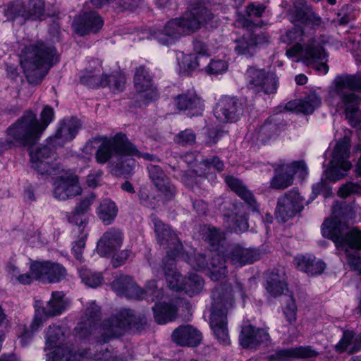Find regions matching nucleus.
Masks as SVG:
<instances>
[{
    "label": "nucleus",
    "mask_w": 361,
    "mask_h": 361,
    "mask_svg": "<svg viewBox=\"0 0 361 361\" xmlns=\"http://www.w3.org/2000/svg\"><path fill=\"white\" fill-rule=\"evenodd\" d=\"M54 142L49 140L48 145H42L37 147L35 150L30 152L31 162L42 161L43 159L55 160L56 154L54 150Z\"/></svg>",
    "instance_id": "nucleus-41"
},
{
    "label": "nucleus",
    "mask_w": 361,
    "mask_h": 361,
    "mask_svg": "<svg viewBox=\"0 0 361 361\" xmlns=\"http://www.w3.org/2000/svg\"><path fill=\"white\" fill-rule=\"evenodd\" d=\"M286 170H288L291 176L299 173L301 176L307 174V166L304 161H295L290 164H286Z\"/></svg>",
    "instance_id": "nucleus-61"
},
{
    "label": "nucleus",
    "mask_w": 361,
    "mask_h": 361,
    "mask_svg": "<svg viewBox=\"0 0 361 361\" xmlns=\"http://www.w3.org/2000/svg\"><path fill=\"white\" fill-rule=\"evenodd\" d=\"M300 112L312 114L321 104V99L315 93H311L303 99L299 100Z\"/></svg>",
    "instance_id": "nucleus-47"
},
{
    "label": "nucleus",
    "mask_w": 361,
    "mask_h": 361,
    "mask_svg": "<svg viewBox=\"0 0 361 361\" xmlns=\"http://www.w3.org/2000/svg\"><path fill=\"white\" fill-rule=\"evenodd\" d=\"M154 319L159 324L171 322L176 317L177 308L171 304L158 303L153 307Z\"/></svg>",
    "instance_id": "nucleus-38"
},
{
    "label": "nucleus",
    "mask_w": 361,
    "mask_h": 361,
    "mask_svg": "<svg viewBox=\"0 0 361 361\" xmlns=\"http://www.w3.org/2000/svg\"><path fill=\"white\" fill-rule=\"evenodd\" d=\"M302 209V198L295 190H290L280 197L276 209V216L283 222L293 217Z\"/></svg>",
    "instance_id": "nucleus-17"
},
{
    "label": "nucleus",
    "mask_w": 361,
    "mask_h": 361,
    "mask_svg": "<svg viewBox=\"0 0 361 361\" xmlns=\"http://www.w3.org/2000/svg\"><path fill=\"white\" fill-rule=\"evenodd\" d=\"M188 263L194 269L197 270L202 269L209 266L205 255L202 253H195L189 257Z\"/></svg>",
    "instance_id": "nucleus-59"
},
{
    "label": "nucleus",
    "mask_w": 361,
    "mask_h": 361,
    "mask_svg": "<svg viewBox=\"0 0 361 361\" xmlns=\"http://www.w3.org/2000/svg\"><path fill=\"white\" fill-rule=\"evenodd\" d=\"M259 257L260 253L255 249L244 248L240 245H234L228 250V259L235 265L243 266L253 263Z\"/></svg>",
    "instance_id": "nucleus-29"
},
{
    "label": "nucleus",
    "mask_w": 361,
    "mask_h": 361,
    "mask_svg": "<svg viewBox=\"0 0 361 361\" xmlns=\"http://www.w3.org/2000/svg\"><path fill=\"white\" fill-rule=\"evenodd\" d=\"M266 289L273 297H278L287 290L285 274L281 272H272L270 274L267 281Z\"/></svg>",
    "instance_id": "nucleus-36"
},
{
    "label": "nucleus",
    "mask_w": 361,
    "mask_h": 361,
    "mask_svg": "<svg viewBox=\"0 0 361 361\" xmlns=\"http://www.w3.org/2000/svg\"><path fill=\"white\" fill-rule=\"evenodd\" d=\"M54 116V111L53 108L49 106H45L40 114V121L37 120V124L36 125L41 134L51 122Z\"/></svg>",
    "instance_id": "nucleus-51"
},
{
    "label": "nucleus",
    "mask_w": 361,
    "mask_h": 361,
    "mask_svg": "<svg viewBox=\"0 0 361 361\" xmlns=\"http://www.w3.org/2000/svg\"><path fill=\"white\" fill-rule=\"evenodd\" d=\"M154 229L158 243L167 249V256L163 261V267L169 259H174L182 250V245L176 234L171 231L169 226L164 224L157 218H153Z\"/></svg>",
    "instance_id": "nucleus-12"
},
{
    "label": "nucleus",
    "mask_w": 361,
    "mask_h": 361,
    "mask_svg": "<svg viewBox=\"0 0 361 361\" xmlns=\"http://www.w3.org/2000/svg\"><path fill=\"white\" fill-rule=\"evenodd\" d=\"M99 73V69L97 71L86 70L81 75L80 81L91 87H106L108 84L107 80H104V75H100Z\"/></svg>",
    "instance_id": "nucleus-45"
},
{
    "label": "nucleus",
    "mask_w": 361,
    "mask_h": 361,
    "mask_svg": "<svg viewBox=\"0 0 361 361\" xmlns=\"http://www.w3.org/2000/svg\"><path fill=\"white\" fill-rule=\"evenodd\" d=\"M79 271L82 281L90 287L95 288L103 283L101 274L93 273L86 267H82Z\"/></svg>",
    "instance_id": "nucleus-48"
},
{
    "label": "nucleus",
    "mask_w": 361,
    "mask_h": 361,
    "mask_svg": "<svg viewBox=\"0 0 361 361\" xmlns=\"http://www.w3.org/2000/svg\"><path fill=\"white\" fill-rule=\"evenodd\" d=\"M137 324V318L131 310L124 309L117 314L103 322L99 343H107L113 338L121 336L126 329Z\"/></svg>",
    "instance_id": "nucleus-10"
},
{
    "label": "nucleus",
    "mask_w": 361,
    "mask_h": 361,
    "mask_svg": "<svg viewBox=\"0 0 361 361\" xmlns=\"http://www.w3.org/2000/svg\"><path fill=\"white\" fill-rule=\"evenodd\" d=\"M171 338L173 342L182 346H195L202 340L201 333L190 325L180 326L176 329Z\"/></svg>",
    "instance_id": "nucleus-27"
},
{
    "label": "nucleus",
    "mask_w": 361,
    "mask_h": 361,
    "mask_svg": "<svg viewBox=\"0 0 361 361\" xmlns=\"http://www.w3.org/2000/svg\"><path fill=\"white\" fill-rule=\"evenodd\" d=\"M149 178L157 189L166 197L172 198L176 192L175 186L164 171L158 166L150 164L147 166Z\"/></svg>",
    "instance_id": "nucleus-24"
},
{
    "label": "nucleus",
    "mask_w": 361,
    "mask_h": 361,
    "mask_svg": "<svg viewBox=\"0 0 361 361\" xmlns=\"http://www.w3.org/2000/svg\"><path fill=\"white\" fill-rule=\"evenodd\" d=\"M196 135L190 129H185L177 134L175 141L182 146L192 145L195 142Z\"/></svg>",
    "instance_id": "nucleus-57"
},
{
    "label": "nucleus",
    "mask_w": 361,
    "mask_h": 361,
    "mask_svg": "<svg viewBox=\"0 0 361 361\" xmlns=\"http://www.w3.org/2000/svg\"><path fill=\"white\" fill-rule=\"evenodd\" d=\"M270 336L264 329L255 328L252 325H246L242 328L240 343L245 348H257L261 344H267Z\"/></svg>",
    "instance_id": "nucleus-20"
},
{
    "label": "nucleus",
    "mask_w": 361,
    "mask_h": 361,
    "mask_svg": "<svg viewBox=\"0 0 361 361\" xmlns=\"http://www.w3.org/2000/svg\"><path fill=\"white\" fill-rule=\"evenodd\" d=\"M30 271L35 280L49 283H58L66 275V270L62 264L50 261L32 262Z\"/></svg>",
    "instance_id": "nucleus-13"
},
{
    "label": "nucleus",
    "mask_w": 361,
    "mask_h": 361,
    "mask_svg": "<svg viewBox=\"0 0 361 361\" xmlns=\"http://www.w3.org/2000/svg\"><path fill=\"white\" fill-rule=\"evenodd\" d=\"M227 63L223 60H212L207 66L206 71L209 74H219L226 71Z\"/></svg>",
    "instance_id": "nucleus-62"
},
{
    "label": "nucleus",
    "mask_w": 361,
    "mask_h": 361,
    "mask_svg": "<svg viewBox=\"0 0 361 361\" xmlns=\"http://www.w3.org/2000/svg\"><path fill=\"white\" fill-rule=\"evenodd\" d=\"M347 263L350 267L361 274V258L358 256L357 252H351L346 250Z\"/></svg>",
    "instance_id": "nucleus-64"
},
{
    "label": "nucleus",
    "mask_w": 361,
    "mask_h": 361,
    "mask_svg": "<svg viewBox=\"0 0 361 361\" xmlns=\"http://www.w3.org/2000/svg\"><path fill=\"white\" fill-rule=\"evenodd\" d=\"M66 307L64 300V294L61 291L51 293V298L44 310V314L48 317H54L62 313Z\"/></svg>",
    "instance_id": "nucleus-39"
},
{
    "label": "nucleus",
    "mask_w": 361,
    "mask_h": 361,
    "mask_svg": "<svg viewBox=\"0 0 361 361\" xmlns=\"http://www.w3.org/2000/svg\"><path fill=\"white\" fill-rule=\"evenodd\" d=\"M246 75L248 80V87L253 91L263 92L266 94L276 93L279 79L274 73L251 66L247 68Z\"/></svg>",
    "instance_id": "nucleus-11"
},
{
    "label": "nucleus",
    "mask_w": 361,
    "mask_h": 361,
    "mask_svg": "<svg viewBox=\"0 0 361 361\" xmlns=\"http://www.w3.org/2000/svg\"><path fill=\"white\" fill-rule=\"evenodd\" d=\"M189 25L185 16L173 19L166 24L163 30L156 32L154 37L161 44H171L183 35L193 32Z\"/></svg>",
    "instance_id": "nucleus-16"
},
{
    "label": "nucleus",
    "mask_w": 361,
    "mask_h": 361,
    "mask_svg": "<svg viewBox=\"0 0 361 361\" xmlns=\"http://www.w3.org/2000/svg\"><path fill=\"white\" fill-rule=\"evenodd\" d=\"M226 182L228 187L247 204L255 207L256 202L253 194L247 188L241 180L232 176H228L226 178Z\"/></svg>",
    "instance_id": "nucleus-37"
},
{
    "label": "nucleus",
    "mask_w": 361,
    "mask_h": 361,
    "mask_svg": "<svg viewBox=\"0 0 361 361\" xmlns=\"http://www.w3.org/2000/svg\"><path fill=\"white\" fill-rule=\"evenodd\" d=\"M104 80H107L108 84L106 86H109L114 91L121 90L126 83V77L121 73H116V74L109 75H105Z\"/></svg>",
    "instance_id": "nucleus-52"
},
{
    "label": "nucleus",
    "mask_w": 361,
    "mask_h": 361,
    "mask_svg": "<svg viewBox=\"0 0 361 361\" xmlns=\"http://www.w3.org/2000/svg\"><path fill=\"white\" fill-rule=\"evenodd\" d=\"M99 318V307L94 302L91 303L85 310L81 317V321L74 329L75 335L80 338H87L92 332V329Z\"/></svg>",
    "instance_id": "nucleus-23"
},
{
    "label": "nucleus",
    "mask_w": 361,
    "mask_h": 361,
    "mask_svg": "<svg viewBox=\"0 0 361 361\" xmlns=\"http://www.w3.org/2000/svg\"><path fill=\"white\" fill-rule=\"evenodd\" d=\"M69 223L75 224L78 227V231L82 233L87 224V216L74 209L67 216Z\"/></svg>",
    "instance_id": "nucleus-55"
},
{
    "label": "nucleus",
    "mask_w": 361,
    "mask_h": 361,
    "mask_svg": "<svg viewBox=\"0 0 361 361\" xmlns=\"http://www.w3.org/2000/svg\"><path fill=\"white\" fill-rule=\"evenodd\" d=\"M242 112L241 104L238 99L224 97L216 104L214 114L220 122L227 123L237 121Z\"/></svg>",
    "instance_id": "nucleus-18"
},
{
    "label": "nucleus",
    "mask_w": 361,
    "mask_h": 361,
    "mask_svg": "<svg viewBox=\"0 0 361 361\" xmlns=\"http://www.w3.org/2000/svg\"><path fill=\"white\" fill-rule=\"evenodd\" d=\"M163 271L169 286L174 290H184L190 296L199 293L203 288L204 281L197 274H190L183 279L181 274L176 271L174 259H169L163 267Z\"/></svg>",
    "instance_id": "nucleus-8"
},
{
    "label": "nucleus",
    "mask_w": 361,
    "mask_h": 361,
    "mask_svg": "<svg viewBox=\"0 0 361 361\" xmlns=\"http://www.w3.org/2000/svg\"><path fill=\"white\" fill-rule=\"evenodd\" d=\"M118 214V208L114 202L109 199H104L97 209L99 218L106 225H109L114 220Z\"/></svg>",
    "instance_id": "nucleus-40"
},
{
    "label": "nucleus",
    "mask_w": 361,
    "mask_h": 361,
    "mask_svg": "<svg viewBox=\"0 0 361 361\" xmlns=\"http://www.w3.org/2000/svg\"><path fill=\"white\" fill-rule=\"evenodd\" d=\"M42 324L43 321L42 317L36 314L30 326L31 329V332H30L26 329H24V331L21 334L20 341L23 345H25L29 342L32 337V333L37 331L42 325Z\"/></svg>",
    "instance_id": "nucleus-56"
},
{
    "label": "nucleus",
    "mask_w": 361,
    "mask_h": 361,
    "mask_svg": "<svg viewBox=\"0 0 361 361\" xmlns=\"http://www.w3.org/2000/svg\"><path fill=\"white\" fill-rule=\"evenodd\" d=\"M45 15L44 0H30L27 6L19 1L11 3L5 10L8 20H14L17 16L38 19Z\"/></svg>",
    "instance_id": "nucleus-15"
},
{
    "label": "nucleus",
    "mask_w": 361,
    "mask_h": 361,
    "mask_svg": "<svg viewBox=\"0 0 361 361\" xmlns=\"http://www.w3.org/2000/svg\"><path fill=\"white\" fill-rule=\"evenodd\" d=\"M175 105L180 111L195 109L200 112L204 108L202 100L196 94L189 92L176 97Z\"/></svg>",
    "instance_id": "nucleus-34"
},
{
    "label": "nucleus",
    "mask_w": 361,
    "mask_h": 361,
    "mask_svg": "<svg viewBox=\"0 0 361 361\" xmlns=\"http://www.w3.org/2000/svg\"><path fill=\"white\" fill-rule=\"evenodd\" d=\"M212 253L208 269L211 279L216 281L225 277L227 270L224 257L216 250Z\"/></svg>",
    "instance_id": "nucleus-35"
},
{
    "label": "nucleus",
    "mask_w": 361,
    "mask_h": 361,
    "mask_svg": "<svg viewBox=\"0 0 361 361\" xmlns=\"http://www.w3.org/2000/svg\"><path fill=\"white\" fill-rule=\"evenodd\" d=\"M334 94L341 100L346 118L353 127L361 129L360 99L353 90H361V76L338 77L335 80Z\"/></svg>",
    "instance_id": "nucleus-3"
},
{
    "label": "nucleus",
    "mask_w": 361,
    "mask_h": 361,
    "mask_svg": "<svg viewBox=\"0 0 361 361\" xmlns=\"http://www.w3.org/2000/svg\"><path fill=\"white\" fill-rule=\"evenodd\" d=\"M20 65L29 83L37 85L57 61V51L51 44L42 40L22 44Z\"/></svg>",
    "instance_id": "nucleus-1"
},
{
    "label": "nucleus",
    "mask_w": 361,
    "mask_h": 361,
    "mask_svg": "<svg viewBox=\"0 0 361 361\" xmlns=\"http://www.w3.org/2000/svg\"><path fill=\"white\" fill-rule=\"evenodd\" d=\"M302 35L303 31L295 27L281 37L283 42L288 44H295L287 49L286 55L288 57L299 56L307 66H313L316 70L326 74L329 71V66L326 63L327 54L323 46L314 39H310L302 46L300 42L302 41Z\"/></svg>",
    "instance_id": "nucleus-2"
},
{
    "label": "nucleus",
    "mask_w": 361,
    "mask_h": 361,
    "mask_svg": "<svg viewBox=\"0 0 361 361\" xmlns=\"http://www.w3.org/2000/svg\"><path fill=\"white\" fill-rule=\"evenodd\" d=\"M322 233L333 240L338 247L347 245L353 249H361V231L345 223L327 219L322 226Z\"/></svg>",
    "instance_id": "nucleus-6"
},
{
    "label": "nucleus",
    "mask_w": 361,
    "mask_h": 361,
    "mask_svg": "<svg viewBox=\"0 0 361 361\" xmlns=\"http://www.w3.org/2000/svg\"><path fill=\"white\" fill-rule=\"evenodd\" d=\"M317 355L310 346H300L277 350L275 358L279 360H286L290 358L303 359L312 357Z\"/></svg>",
    "instance_id": "nucleus-32"
},
{
    "label": "nucleus",
    "mask_w": 361,
    "mask_h": 361,
    "mask_svg": "<svg viewBox=\"0 0 361 361\" xmlns=\"http://www.w3.org/2000/svg\"><path fill=\"white\" fill-rule=\"evenodd\" d=\"M137 152L136 147L129 141L126 135L118 133L113 137L102 140L96 152L95 159L98 164H104L110 160L114 154L123 157Z\"/></svg>",
    "instance_id": "nucleus-7"
},
{
    "label": "nucleus",
    "mask_w": 361,
    "mask_h": 361,
    "mask_svg": "<svg viewBox=\"0 0 361 361\" xmlns=\"http://www.w3.org/2000/svg\"><path fill=\"white\" fill-rule=\"evenodd\" d=\"M144 293V298L148 300L154 301L155 299L160 298L162 295L161 289L157 288L156 281H149L144 290L141 289Z\"/></svg>",
    "instance_id": "nucleus-54"
},
{
    "label": "nucleus",
    "mask_w": 361,
    "mask_h": 361,
    "mask_svg": "<svg viewBox=\"0 0 361 361\" xmlns=\"http://www.w3.org/2000/svg\"><path fill=\"white\" fill-rule=\"evenodd\" d=\"M80 126V122L76 118L64 121L61 124L55 135L51 137V141L54 142L56 145H61L64 142L72 140L77 133Z\"/></svg>",
    "instance_id": "nucleus-30"
},
{
    "label": "nucleus",
    "mask_w": 361,
    "mask_h": 361,
    "mask_svg": "<svg viewBox=\"0 0 361 361\" xmlns=\"http://www.w3.org/2000/svg\"><path fill=\"white\" fill-rule=\"evenodd\" d=\"M37 118L32 111L24 114L6 130L7 136L11 139L15 146H30L37 142L41 133L36 125Z\"/></svg>",
    "instance_id": "nucleus-5"
},
{
    "label": "nucleus",
    "mask_w": 361,
    "mask_h": 361,
    "mask_svg": "<svg viewBox=\"0 0 361 361\" xmlns=\"http://www.w3.org/2000/svg\"><path fill=\"white\" fill-rule=\"evenodd\" d=\"M275 175L271 181V187L274 189L283 190L293 184L291 173L286 170V164L280 161L274 166Z\"/></svg>",
    "instance_id": "nucleus-33"
},
{
    "label": "nucleus",
    "mask_w": 361,
    "mask_h": 361,
    "mask_svg": "<svg viewBox=\"0 0 361 361\" xmlns=\"http://www.w3.org/2000/svg\"><path fill=\"white\" fill-rule=\"evenodd\" d=\"M123 243L121 232L115 228H111L105 232L97 243V252L102 257L110 255Z\"/></svg>",
    "instance_id": "nucleus-26"
},
{
    "label": "nucleus",
    "mask_w": 361,
    "mask_h": 361,
    "mask_svg": "<svg viewBox=\"0 0 361 361\" xmlns=\"http://www.w3.org/2000/svg\"><path fill=\"white\" fill-rule=\"evenodd\" d=\"M46 344L49 348L60 347L65 340V331L59 326H49L46 336Z\"/></svg>",
    "instance_id": "nucleus-44"
},
{
    "label": "nucleus",
    "mask_w": 361,
    "mask_h": 361,
    "mask_svg": "<svg viewBox=\"0 0 361 361\" xmlns=\"http://www.w3.org/2000/svg\"><path fill=\"white\" fill-rule=\"evenodd\" d=\"M294 263L298 269L310 276L321 274L325 269V264L317 260L314 257H297L294 259Z\"/></svg>",
    "instance_id": "nucleus-31"
},
{
    "label": "nucleus",
    "mask_w": 361,
    "mask_h": 361,
    "mask_svg": "<svg viewBox=\"0 0 361 361\" xmlns=\"http://www.w3.org/2000/svg\"><path fill=\"white\" fill-rule=\"evenodd\" d=\"M350 148V139L346 137L336 142L332 153V159L326 171L327 178L334 181L339 180L350 169L352 164L348 160Z\"/></svg>",
    "instance_id": "nucleus-9"
},
{
    "label": "nucleus",
    "mask_w": 361,
    "mask_h": 361,
    "mask_svg": "<svg viewBox=\"0 0 361 361\" xmlns=\"http://www.w3.org/2000/svg\"><path fill=\"white\" fill-rule=\"evenodd\" d=\"M356 338L357 335H355L354 331L345 330L342 338L335 346L336 352L341 353L345 351H348L350 354L357 352L358 350L353 349Z\"/></svg>",
    "instance_id": "nucleus-43"
},
{
    "label": "nucleus",
    "mask_w": 361,
    "mask_h": 361,
    "mask_svg": "<svg viewBox=\"0 0 361 361\" xmlns=\"http://www.w3.org/2000/svg\"><path fill=\"white\" fill-rule=\"evenodd\" d=\"M54 160L43 159L42 161L31 162L32 167L42 175H51L58 169Z\"/></svg>",
    "instance_id": "nucleus-49"
},
{
    "label": "nucleus",
    "mask_w": 361,
    "mask_h": 361,
    "mask_svg": "<svg viewBox=\"0 0 361 361\" xmlns=\"http://www.w3.org/2000/svg\"><path fill=\"white\" fill-rule=\"evenodd\" d=\"M293 21L297 25L304 24L315 26L320 25L321 18L317 16L311 8H305L296 11Z\"/></svg>",
    "instance_id": "nucleus-42"
},
{
    "label": "nucleus",
    "mask_w": 361,
    "mask_h": 361,
    "mask_svg": "<svg viewBox=\"0 0 361 361\" xmlns=\"http://www.w3.org/2000/svg\"><path fill=\"white\" fill-rule=\"evenodd\" d=\"M212 300L210 326L218 341L227 345L229 343L227 313L234 302L231 288L216 287L212 292Z\"/></svg>",
    "instance_id": "nucleus-4"
},
{
    "label": "nucleus",
    "mask_w": 361,
    "mask_h": 361,
    "mask_svg": "<svg viewBox=\"0 0 361 361\" xmlns=\"http://www.w3.org/2000/svg\"><path fill=\"white\" fill-rule=\"evenodd\" d=\"M231 220L234 223L231 228L233 231L243 232L248 228L247 218L244 214L238 215L235 214V215L231 217Z\"/></svg>",
    "instance_id": "nucleus-63"
},
{
    "label": "nucleus",
    "mask_w": 361,
    "mask_h": 361,
    "mask_svg": "<svg viewBox=\"0 0 361 361\" xmlns=\"http://www.w3.org/2000/svg\"><path fill=\"white\" fill-rule=\"evenodd\" d=\"M127 156L118 157L119 162L116 164L117 168L123 174H130L135 167V161L133 159L127 158Z\"/></svg>",
    "instance_id": "nucleus-58"
},
{
    "label": "nucleus",
    "mask_w": 361,
    "mask_h": 361,
    "mask_svg": "<svg viewBox=\"0 0 361 361\" xmlns=\"http://www.w3.org/2000/svg\"><path fill=\"white\" fill-rule=\"evenodd\" d=\"M202 56H196V55L190 54L185 56L180 63V69L183 72L191 71L195 70L201 66L205 64L201 59Z\"/></svg>",
    "instance_id": "nucleus-50"
},
{
    "label": "nucleus",
    "mask_w": 361,
    "mask_h": 361,
    "mask_svg": "<svg viewBox=\"0 0 361 361\" xmlns=\"http://www.w3.org/2000/svg\"><path fill=\"white\" fill-rule=\"evenodd\" d=\"M188 21L189 27L193 32L197 30L202 25L210 23L214 18L211 9L204 4H200L185 16Z\"/></svg>",
    "instance_id": "nucleus-28"
},
{
    "label": "nucleus",
    "mask_w": 361,
    "mask_h": 361,
    "mask_svg": "<svg viewBox=\"0 0 361 361\" xmlns=\"http://www.w3.org/2000/svg\"><path fill=\"white\" fill-rule=\"evenodd\" d=\"M134 85L137 92L147 102L156 97L157 94L153 90L152 76L145 66H140L135 69Z\"/></svg>",
    "instance_id": "nucleus-25"
},
{
    "label": "nucleus",
    "mask_w": 361,
    "mask_h": 361,
    "mask_svg": "<svg viewBox=\"0 0 361 361\" xmlns=\"http://www.w3.org/2000/svg\"><path fill=\"white\" fill-rule=\"evenodd\" d=\"M104 24L102 18L95 12L84 13L76 17L73 23L75 32L85 35L90 32L96 33Z\"/></svg>",
    "instance_id": "nucleus-21"
},
{
    "label": "nucleus",
    "mask_w": 361,
    "mask_h": 361,
    "mask_svg": "<svg viewBox=\"0 0 361 361\" xmlns=\"http://www.w3.org/2000/svg\"><path fill=\"white\" fill-rule=\"evenodd\" d=\"M283 313L286 320L290 324L296 322L297 307L295 300L291 295L287 296L286 304L283 309Z\"/></svg>",
    "instance_id": "nucleus-53"
},
{
    "label": "nucleus",
    "mask_w": 361,
    "mask_h": 361,
    "mask_svg": "<svg viewBox=\"0 0 361 361\" xmlns=\"http://www.w3.org/2000/svg\"><path fill=\"white\" fill-rule=\"evenodd\" d=\"M82 189L78 178L74 174L60 176L55 183L54 197L59 200H65L69 197L81 194Z\"/></svg>",
    "instance_id": "nucleus-19"
},
{
    "label": "nucleus",
    "mask_w": 361,
    "mask_h": 361,
    "mask_svg": "<svg viewBox=\"0 0 361 361\" xmlns=\"http://www.w3.org/2000/svg\"><path fill=\"white\" fill-rule=\"evenodd\" d=\"M352 194H361V186L358 184L348 183L343 185L338 191V195L343 198Z\"/></svg>",
    "instance_id": "nucleus-60"
},
{
    "label": "nucleus",
    "mask_w": 361,
    "mask_h": 361,
    "mask_svg": "<svg viewBox=\"0 0 361 361\" xmlns=\"http://www.w3.org/2000/svg\"><path fill=\"white\" fill-rule=\"evenodd\" d=\"M202 232L204 240L213 247L214 250H217V247L224 240V233L214 227L204 226Z\"/></svg>",
    "instance_id": "nucleus-46"
},
{
    "label": "nucleus",
    "mask_w": 361,
    "mask_h": 361,
    "mask_svg": "<svg viewBox=\"0 0 361 361\" xmlns=\"http://www.w3.org/2000/svg\"><path fill=\"white\" fill-rule=\"evenodd\" d=\"M270 42V36L266 32H250L235 41V51L238 55L252 57L257 49Z\"/></svg>",
    "instance_id": "nucleus-14"
},
{
    "label": "nucleus",
    "mask_w": 361,
    "mask_h": 361,
    "mask_svg": "<svg viewBox=\"0 0 361 361\" xmlns=\"http://www.w3.org/2000/svg\"><path fill=\"white\" fill-rule=\"evenodd\" d=\"M111 287L117 295L121 296L136 300L144 298L143 291L129 276H118L111 283Z\"/></svg>",
    "instance_id": "nucleus-22"
}]
</instances>
